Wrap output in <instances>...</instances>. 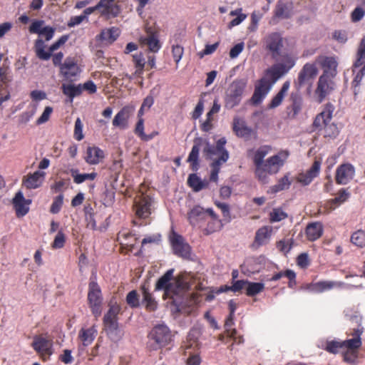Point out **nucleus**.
<instances>
[{"label": "nucleus", "mask_w": 365, "mask_h": 365, "mask_svg": "<svg viewBox=\"0 0 365 365\" xmlns=\"http://www.w3.org/2000/svg\"><path fill=\"white\" fill-rule=\"evenodd\" d=\"M271 150L270 146H261L255 152L252 158L255 165V175L259 180L264 183L267 182L269 175L279 170L288 157V153L283 151L264 160Z\"/></svg>", "instance_id": "nucleus-1"}, {"label": "nucleus", "mask_w": 365, "mask_h": 365, "mask_svg": "<svg viewBox=\"0 0 365 365\" xmlns=\"http://www.w3.org/2000/svg\"><path fill=\"white\" fill-rule=\"evenodd\" d=\"M173 269L168 270L156 282L155 290H164V298L174 299L175 296L181 294L187 287L182 277L178 276L173 278Z\"/></svg>", "instance_id": "nucleus-2"}, {"label": "nucleus", "mask_w": 365, "mask_h": 365, "mask_svg": "<svg viewBox=\"0 0 365 365\" xmlns=\"http://www.w3.org/2000/svg\"><path fill=\"white\" fill-rule=\"evenodd\" d=\"M334 106L327 104L322 112L317 115L314 121V126L319 128L325 138H334L339 134L337 126L331 123Z\"/></svg>", "instance_id": "nucleus-3"}, {"label": "nucleus", "mask_w": 365, "mask_h": 365, "mask_svg": "<svg viewBox=\"0 0 365 365\" xmlns=\"http://www.w3.org/2000/svg\"><path fill=\"white\" fill-rule=\"evenodd\" d=\"M207 216H210L212 219H215V220L214 222L215 226L210 227L209 232L220 230L222 227V224L212 209L208 208L205 210L201 206L196 205L187 213V219L190 224L192 226L197 225L204 222Z\"/></svg>", "instance_id": "nucleus-4"}, {"label": "nucleus", "mask_w": 365, "mask_h": 365, "mask_svg": "<svg viewBox=\"0 0 365 365\" xmlns=\"http://www.w3.org/2000/svg\"><path fill=\"white\" fill-rule=\"evenodd\" d=\"M171 341V334L165 325L155 327L149 334V346L153 349H157L166 346Z\"/></svg>", "instance_id": "nucleus-5"}, {"label": "nucleus", "mask_w": 365, "mask_h": 365, "mask_svg": "<svg viewBox=\"0 0 365 365\" xmlns=\"http://www.w3.org/2000/svg\"><path fill=\"white\" fill-rule=\"evenodd\" d=\"M199 336L200 331L197 329H192L187 335V342L185 345V353L189 356L187 360V365H199L200 363V356L195 353L200 346Z\"/></svg>", "instance_id": "nucleus-6"}, {"label": "nucleus", "mask_w": 365, "mask_h": 365, "mask_svg": "<svg viewBox=\"0 0 365 365\" xmlns=\"http://www.w3.org/2000/svg\"><path fill=\"white\" fill-rule=\"evenodd\" d=\"M245 86L243 81H235L230 85L225 98L227 108L232 109L240 103Z\"/></svg>", "instance_id": "nucleus-7"}, {"label": "nucleus", "mask_w": 365, "mask_h": 365, "mask_svg": "<svg viewBox=\"0 0 365 365\" xmlns=\"http://www.w3.org/2000/svg\"><path fill=\"white\" fill-rule=\"evenodd\" d=\"M88 301L92 313L98 317L101 314L103 297L100 287L95 281L89 283Z\"/></svg>", "instance_id": "nucleus-8"}, {"label": "nucleus", "mask_w": 365, "mask_h": 365, "mask_svg": "<svg viewBox=\"0 0 365 365\" xmlns=\"http://www.w3.org/2000/svg\"><path fill=\"white\" fill-rule=\"evenodd\" d=\"M170 241L175 255L184 259L190 257V247L181 235L172 232Z\"/></svg>", "instance_id": "nucleus-9"}, {"label": "nucleus", "mask_w": 365, "mask_h": 365, "mask_svg": "<svg viewBox=\"0 0 365 365\" xmlns=\"http://www.w3.org/2000/svg\"><path fill=\"white\" fill-rule=\"evenodd\" d=\"M336 86L334 78L319 76L315 90V96L318 101H323L327 96L335 90Z\"/></svg>", "instance_id": "nucleus-10"}, {"label": "nucleus", "mask_w": 365, "mask_h": 365, "mask_svg": "<svg viewBox=\"0 0 365 365\" xmlns=\"http://www.w3.org/2000/svg\"><path fill=\"white\" fill-rule=\"evenodd\" d=\"M317 62L323 71L320 76L335 78L337 75L338 62L334 57L321 56L317 58Z\"/></svg>", "instance_id": "nucleus-11"}, {"label": "nucleus", "mask_w": 365, "mask_h": 365, "mask_svg": "<svg viewBox=\"0 0 365 365\" xmlns=\"http://www.w3.org/2000/svg\"><path fill=\"white\" fill-rule=\"evenodd\" d=\"M146 34L139 38V43L142 47L147 46L151 52L156 53L160 48V43L156 33L151 27L145 26Z\"/></svg>", "instance_id": "nucleus-12"}, {"label": "nucleus", "mask_w": 365, "mask_h": 365, "mask_svg": "<svg viewBox=\"0 0 365 365\" xmlns=\"http://www.w3.org/2000/svg\"><path fill=\"white\" fill-rule=\"evenodd\" d=\"M355 176V168L350 163L339 165L336 170L335 180L339 185H346Z\"/></svg>", "instance_id": "nucleus-13"}, {"label": "nucleus", "mask_w": 365, "mask_h": 365, "mask_svg": "<svg viewBox=\"0 0 365 365\" xmlns=\"http://www.w3.org/2000/svg\"><path fill=\"white\" fill-rule=\"evenodd\" d=\"M32 346L43 360L48 359L52 354L51 341L41 336L34 337Z\"/></svg>", "instance_id": "nucleus-14"}, {"label": "nucleus", "mask_w": 365, "mask_h": 365, "mask_svg": "<svg viewBox=\"0 0 365 365\" xmlns=\"http://www.w3.org/2000/svg\"><path fill=\"white\" fill-rule=\"evenodd\" d=\"M265 48L269 50L272 57L275 58L279 55L280 50L283 46L282 38L278 33H272L267 35L264 39Z\"/></svg>", "instance_id": "nucleus-15"}, {"label": "nucleus", "mask_w": 365, "mask_h": 365, "mask_svg": "<svg viewBox=\"0 0 365 365\" xmlns=\"http://www.w3.org/2000/svg\"><path fill=\"white\" fill-rule=\"evenodd\" d=\"M56 29L46 26L44 21L35 20L29 26V32L44 36L46 41H50L55 33Z\"/></svg>", "instance_id": "nucleus-16"}, {"label": "nucleus", "mask_w": 365, "mask_h": 365, "mask_svg": "<svg viewBox=\"0 0 365 365\" xmlns=\"http://www.w3.org/2000/svg\"><path fill=\"white\" fill-rule=\"evenodd\" d=\"M318 74V69L315 64L307 63L299 71L297 83L302 86L313 81Z\"/></svg>", "instance_id": "nucleus-17"}, {"label": "nucleus", "mask_w": 365, "mask_h": 365, "mask_svg": "<svg viewBox=\"0 0 365 365\" xmlns=\"http://www.w3.org/2000/svg\"><path fill=\"white\" fill-rule=\"evenodd\" d=\"M99 8V13L107 19L115 17L120 14V7L115 2V0H101L97 4Z\"/></svg>", "instance_id": "nucleus-18"}, {"label": "nucleus", "mask_w": 365, "mask_h": 365, "mask_svg": "<svg viewBox=\"0 0 365 365\" xmlns=\"http://www.w3.org/2000/svg\"><path fill=\"white\" fill-rule=\"evenodd\" d=\"M31 203V200L25 199L21 191L16 192L12 200L16 216L20 217L26 215L29 212Z\"/></svg>", "instance_id": "nucleus-19"}, {"label": "nucleus", "mask_w": 365, "mask_h": 365, "mask_svg": "<svg viewBox=\"0 0 365 365\" xmlns=\"http://www.w3.org/2000/svg\"><path fill=\"white\" fill-rule=\"evenodd\" d=\"M320 167L321 163L318 160H315L309 170L297 175L296 177L297 182L304 186L309 185L313 179L319 175Z\"/></svg>", "instance_id": "nucleus-20"}, {"label": "nucleus", "mask_w": 365, "mask_h": 365, "mask_svg": "<svg viewBox=\"0 0 365 365\" xmlns=\"http://www.w3.org/2000/svg\"><path fill=\"white\" fill-rule=\"evenodd\" d=\"M60 73L66 80L73 81L79 73V68L73 58H67L61 65Z\"/></svg>", "instance_id": "nucleus-21"}, {"label": "nucleus", "mask_w": 365, "mask_h": 365, "mask_svg": "<svg viewBox=\"0 0 365 365\" xmlns=\"http://www.w3.org/2000/svg\"><path fill=\"white\" fill-rule=\"evenodd\" d=\"M135 214L139 218H147L150 215V198L141 195L135 201Z\"/></svg>", "instance_id": "nucleus-22"}, {"label": "nucleus", "mask_w": 365, "mask_h": 365, "mask_svg": "<svg viewBox=\"0 0 365 365\" xmlns=\"http://www.w3.org/2000/svg\"><path fill=\"white\" fill-rule=\"evenodd\" d=\"M135 110V108L132 106L123 107L114 117L113 125L121 129L128 127V120Z\"/></svg>", "instance_id": "nucleus-23"}, {"label": "nucleus", "mask_w": 365, "mask_h": 365, "mask_svg": "<svg viewBox=\"0 0 365 365\" xmlns=\"http://www.w3.org/2000/svg\"><path fill=\"white\" fill-rule=\"evenodd\" d=\"M273 84L266 78H263L256 86L252 100L254 103L257 104L268 93Z\"/></svg>", "instance_id": "nucleus-24"}, {"label": "nucleus", "mask_w": 365, "mask_h": 365, "mask_svg": "<svg viewBox=\"0 0 365 365\" xmlns=\"http://www.w3.org/2000/svg\"><path fill=\"white\" fill-rule=\"evenodd\" d=\"M46 173L43 171H36L32 174H29L24 178L23 183L28 189H36L39 187L43 183Z\"/></svg>", "instance_id": "nucleus-25"}, {"label": "nucleus", "mask_w": 365, "mask_h": 365, "mask_svg": "<svg viewBox=\"0 0 365 365\" xmlns=\"http://www.w3.org/2000/svg\"><path fill=\"white\" fill-rule=\"evenodd\" d=\"M290 104L287 107V114L291 118H295L302 110L303 99L298 93H292L289 97Z\"/></svg>", "instance_id": "nucleus-26"}, {"label": "nucleus", "mask_w": 365, "mask_h": 365, "mask_svg": "<svg viewBox=\"0 0 365 365\" xmlns=\"http://www.w3.org/2000/svg\"><path fill=\"white\" fill-rule=\"evenodd\" d=\"M233 130L240 138L248 139L251 137L252 129L247 126L243 119L235 118L233 121Z\"/></svg>", "instance_id": "nucleus-27"}, {"label": "nucleus", "mask_w": 365, "mask_h": 365, "mask_svg": "<svg viewBox=\"0 0 365 365\" xmlns=\"http://www.w3.org/2000/svg\"><path fill=\"white\" fill-rule=\"evenodd\" d=\"M287 72L282 64L276 63L267 70L264 78L274 85L279 78Z\"/></svg>", "instance_id": "nucleus-28"}, {"label": "nucleus", "mask_w": 365, "mask_h": 365, "mask_svg": "<svg viewBox=\"0 0 365 365\" xmlns=\"http://www.w3.org/2000/svg\"><path fill=\"white\" fill-rule=\"evenodd\" d=\"M305 233L309 241L317 240L322 235L323 225L319 222L309 223L306 227Z\"/></svg>", "instance_id": "nucleus-29"}, {"label": "nucleus", "mask_w": 365, "mask_h": 365, "mask_svg": "<svg viewBox=\"0 0 365 365\" xmlns=\"http://www.w3.org/2000/svg\"><path fill=\"white\" fill-rule=\"evenodd\" d=\"M104 158L103 151L97 147H88L86 150L85 160L91 165H96Z\"/></svg>", "instance_id": "nucleus-30"}, {"label": "nucleus", "mask_w": 365, "mask_h": 365, "mask_svg": "<svg viewBox=\"0 0 365 365\" xmlns=\"http://www.w3.org/2000/svg\"><path fill=\"white\" fill-rule=\"evenodd\" d=\"M97 335V329L94 327L88 329L82 328L78 333V338L80 339L82 345L87 346L93 341Z\"/></svg>", "instance_id": "nucleus-31"}, {"label": "nucleus", "mask_w": 365, "mask_h": 365, "mask_svg": "<svg viewBox=\"0 0 365 365\" xmlns=\"http://www.w3.org/2000/svg\"><path fill=\"white\" fill-rule=\"evenodd\" d=\"M341 285V283L324 281L308 284L307 289L314 292H322L325 290L331 289L334 287H340Z\"/></svg>", "instance_id": "nucleus-32"}, {"label": "nucleus", "mask_w": 365, "mask_h": 365, "mask_svg": "<svg viewBox=\"0 0 365 365\" xmlns=\"http://www.w3.org/2000/svg\"><path fill=\"white\" fill-rule=\"evenodd\" d=\"M353 74L354 75V79L352 81L351 85L352 88L354 90V96H357L360 92V84L362 78L365 75V68L364 67L355 68V66H353L352 68Z\"/></svg>", "instance_id": "nucleus-33"}, {"label": "nucleus", "mask_w": 365, "mask_h": 365, "mask_svg": "<svg viewBox=\"0 0 365 365\" xmlns=\"http://www.w3.org/2000/svg\"><path fill=\"white\" fill-rule=\"evenodd\" d=\"M362 330L356 329L354 334V338L342 341L344 348L351 350V352L357 351V349L361 346V340L360 338Z\"/></svg>", "instance_id": "nucleus-34"}, {"label": "nucleus", "mask_w": 365, "mask_h": 365, "mask_svg": "<svg viewBox=\"0 0 365 365\" xmlns=\"http://www.w3.org/2000/svg\"><path fill=\"white\" fill-rule=\"evenodd\" d=\"M104 327L108 336L112 341H118L122 338L123 332L119 329L118 323L104 324Z\"/></svg>", "instance_id": "nucleus-35"}, {"label": "nucleus", "mask_w": 365, "mask_h": 365, "mask_svg": "<svg viewBox=\"0 0 365 365\" xmlns=\"http://www.w3.org/2000/svg\"><path fill=\"white\" fill-rule=\"evenodd\" d=\"M61 88L63 94L70 98L71 102L73 101V98L74 97L79 96L83 91V88L81 84L75 86L71 83H63Z\"/></svg>", "instance_id": "nucleus-36"}, {"label": "nucleus", "mask_w": 365, "mask_h": 365, "mask_svg": "<svg viewBox=\"0 0 365 365\" xmlns=\"http://www.w3.org/2000/svg\"><path fill=\"white\" fill-rule=\"evenodd\" d=\"M289 86H290L289 81H285L283 83L280 91L272 98V101H271V103L269 104V108H276V107L279 106L282 103L284 96L287 93V91H288V90L289 88Z\"/></svg>", "instance_id": "nucleus-37"}, {"label": "nucleus", "mask_w": 365, "mask_h": 365, "mask_svg": "<svg viewBox=\"0 0 365 365\" xmlns=\"http://www.w3.org/2000/svg\"><path fill=\"white\" fill-rule=\"evenodd\" d=\"M120 311V307L118 304H114L110 306L109 310L103 317V324H108L111 323H118V314Z\"/></svg>", "instance_id": "nucleus-38"}, {"label": "nucleus", "mask_w": 365, "mask_h": 365, "mask_svg": "<svg viewBox=\"0 0 365 365\" xmlns=\"http://www.w3.org/2000/svg\"><path fill=\"white\" fill-rule=\"evenodd\" d=\"M272 232V227L269 226H264L259 228L255 235V242L258 245H262L267 243L270 237Z\"/></svg>", "instance_id": "nucleus-39"}, {"label": "nucleus", "mask_w": 365, "mask_h": 365, "mask_svg": "<svg viewBox=\"0 0 365 365\" xmlns=\"http://www.w3.org/2000/svg\"><path fill=\"white\" fill-rule=\"evenodd\" d=\"M119 34V29L116 27H112L110 29H103L101 32L99 38L103 41L112 43L117 39Z\"/></svg>", "instance_id": "nucleus-40"}, {"label": "nucleus", "mask_w": 365, "mask_h": 365, "mask_svg": "<svg viewBox=\"0 0 365 365\" xmlns=\"http://www.w3.org/2000/svg\"><path fill=\"white\" fill-rule=\"evenodd\" d=\"M143 292V301L142 303L145 305V308L148 311H154L157 308V302L153 297L151 293L149 292L148 289L142 287Z\"/></svg>", "instance_id": "nucleus-41"}, {"label": "nucleus", "mask_w": 365, "mask_h": 365, "mask_svg": "<svg viewBox=\"0 0 365 365\" xmlns=\"http://www.w3.org/2000/svg\"><path fill=\"white\" fill-rule=\"evenodd\" d=\"M353 66H355V68L364 67L365 68V37L361 39L358 46L356 61Z\"/></svg>", "instance_id": "nucleus-42"}, {"label": "nucleus", "mask_w": 365, "mask_h": 365, "mask_svg": "<svg viewBox=\"0 0 365 365\" xmlns=\"http://www.w3.org/2000/svg\"><path fill=\"white\" fill-rule=\"evenodd\" d=\"M187 183L195 192H198L207 185V182L202 181L197 175L190 174L187 179Z\"/></svg>", "instance_id": "nucleus-43"}, {"label": "nucleus", "mask_w": 365, "mask_h": 365, "mask_svg": "<svg viewBox=\"0 0 365 365\" xmlns=\"http://www.w3.org/2000/svg\"><path fill=\"white\" fill-rule=\"evenodd\" d=\"M71 176L73 178V181L76 184H80L86 180H93L96 176V173H78L77 170H71Z\"/></svg>", "instance_id": "nucleus-44"}, {"label": "nucleus", "mask_w": 365, "mask_h": 365, "mask_svg": "<svg viewBox=\"0 0 365 365\" xmlns=\"http://www.w3.org/2000/svg\"><path fill=\"white\" fill-rule=\"evenodd\" d=\"M274 15L277 18L287 19L291 16L292 13L289 6L282 1H279L275 8Z\"/></svg>", "instance_id": "nucleus-45"}, {"label": "nucleus", "mask_w": 365, "mask_h": 365, "mask_svg": "<svg viewBox=\"0 0 365 365\" xmlns=\"http://www.w3.org/2000/svg\"><path fill=\"white\" fill-rule=\"evenodd\" d=\"M227 140L225 138H222L219 139L216 143V149L218 154H220V157L217 158V160L220 161L226 162L229 158V153L227 150L225 148V145L226 144Z\"/></svg>", "instance_id": "nucleus-46"}, {"label": "nucleus", "mask_w": 365, "mask_h": 365, "mask_svg": "<svg viewBox=\"0 0 365 365\" xmlns=\"http://www.w3.org/2000/svg\"><path fill=\"white\" fill-rule=\"evenodd\" d=\"M349 196V193L345 190H341L338 194V196L334 199L331 200L327 202V207L329 210L335 209V204H340L345 202Z\"/></svg>", "instance_id": "nucleus-47"}, {"label": "nucleus", "mask_w": 365, "mask_h": 365, "mask_svg": "<svg viewBox=\"0 0 365 365\" xmlns=\"http://www.w3.org/2000/svg\"><path fill=\"white\" fill-rule=\"evenodd\" d=\"M264 289V284L261 282H250L247 281L246 294L254 296L262 292Z\"/></svg>", "instance_id": "nucleus-48"}, {"label": "nucleus", "mask_w": 365, "mask_h": 365, "mask_svg": "<svg viewBox=\"0 0 365 365\" xmlns=\"http://www.w3.org/2000/svg\"><path fill=\"white\" fill-rule=\"evenodd\" d=\"M200 144L195 143L192 146V150L188 156L187 161L192 163L193 170H197L198 167V155L200 152Z\"/></svg>", "instance_id": "nucleus-49"}, {"label": "nucleus", "mask_w": 365, "mask_h": 365, "mask_svg": "<svg viewBox=\"0 0 365 365\" xmlns=\"http://www.w3.org/2000/svg\"><path fill=\"white\" fill-rule=\"evenodd\" d=\"M291 185V181L289 179L287 175L282 178L278 183L270 187L271 192H277L281 190H287L289 187Z\"/></svg>", "instance_id": "nucleus-50"}, {"label": "nucleus", "mask_w": 365, "mask_h": 365, "mask_svg": "<svg viewBox=\"0 0 365 365\" xmlns=\"http://www.w3.org/2000/svg\"><path fill=\"white\" fill-rule=\"evenodd\" d=\"M351 241L355 245L362 247L365 245V232L362 230L355 232L351 237Z\"/></svg>", "instance_id": "nucleus-51"}, {"label": "nucleus", "mask_w": 365, "mask_h": 365, "mask_svg": "<svg viewBox=\"0 0 365 365\" xmlns=\"http://www.w3.org/2000/svg\"><path fill=\"white\" fill-rule=\"evenodd\" d=\"M271 222H279L287 218V215L280 208L273 209L269 214Z\"/></svg>", "instance_id": "nucleus-52"}, {"label": "nucleus", "mask_w": 365, "mask_h": 365, "mask_svg": "<svg viewBox=\"0 0 365 365\" xmlns=\"http://www.w3.org/2000/svg\"><path fill=\"white\" fill-rule=\"evenodd\" d=\"M297 58L291 54H286L282 56V62L279 63L289 71L294 65Z\"/></svg>", "instance_id": "nucleus-53"}, {"label": "nucleus", "mask_w": 365, "mask_h": 365, "mask_svg": "<svg viewBox=\"0 0 365 365\" xmlns=\"http://www.w3.org/2000/svg\"><path fill=\"white\" fill-rule=\"evenodd\" d=\"M224 163H225L224 161H220L218 160H215L212 163V164H211L212 170H211V174H210V180H211L215 181V182L217 181V178H218V173L220 170V166Z\"/></svg>", "instance_id": "nucleus-54"}, {"label": "nucleus", "mask_w": 365, "mask_h": 365, "mask_svg": "<svg viewBox=\"0 0 365 365\" xmlns=\"http://www.w3.org/2000/svg\"><path fill=\"white\" fill-rule=\"evenodd\" d=\"M133 61L135 63V67L137 68L135 73L138 75H140L142 73L144 66H145V59L141 53L138 55H134L133 56Z\"/></svg>", "instance_id": "nucleus-55"}, {"label": "nucleus", "mask_w": 365, "mask_h": 365, "mask_svg": "<svg viewBox=\"0 0 365 365\" xmlns=\"http://www.w3.org/2000/svg\"><path fill=\"white\" fill-rule=\"evenodd\" d=\"M203 153L207 159L212 160L215 156H217L218 158L220 157V154H218L217 152L216 147L209 144L208 143H206L205 147L203 149Z\"/></svg>", "instance_id": "nucleus-56"}, {"label": "nucleus", "mask_w": 365, "mask_h": 365, "mask_svg": "<svg viewBox=\"0 0 365 365\" xmlns=\"http://www.w3.org/2000/svg\"><path fill=\"white\" fill-rule=\"evenodd\" d=\"M135 133L138 135L143 140H149L150 138L145 137V133H144V121L143 118H139L135 128Z\"/></svg>", "instance_id": "nucleus-57"}, {"label": "nucleus", "mask_w": 365, "mask_h": 365, "mask_svg": "<svg viewBox=\"0 0 365 365\" xmlns=\"http://www.w3.org/2000/svg\"><path fill=\"white\" fill-rule=\"evenodd\" d=\"M127 303L132 307H137L139 305L138 295L136 291L130 292L126 297Z\"/></svg>", "instance_id": "nucleus-58"}, {"label": "nucleus", "mask_w": 365, "mask_h": 365, "mask_svg": "<svg viewBox=\"0 0 365 365\" xmlns=\"http://www.w3.org/2000/svg\"><path fill=\"white\" fill-rule=\"evenodd\" d=\"M74 137L77 140H81L84 137L83 134V123L79 118L75 122Z\"/></svg>", "instance_id": "nucleus-59"}, {"label": "nucleus", "mask_w": 365, "mask_h": 365, "mask_svg": "<svg viewBox=\"0 0 365 365\" xmlns=\"http://www.w3.org/2000/svg\"><path fill=\"white\" fill-rule=\"evenodd\" d=\"M247 281L237 280L235 282L232 287H225V290H232L233 292H239L242 289H247Z\"/></svg>", "instance_id": "nucleus-60"}, {"label": "nucleus", "mask_w": 365, "mask_h": 365, "mask_svg": "<svg viewBox=\"0 0 365 365\" xmlns=\"http://www.w3.org/2000/svg\"><path fill=\"white\" fill-rule=\"evenodd\" d=\"M63 195H59L57 196L54 201L53 202L50 211L53 213H58L60 211V209L63 205Z\"/></svg>", "instance_id": "nucleus-61"}, {"label": "nucleus", "mask_w": 365, "mask_h": 365, "mask_svg": "<svg viewBox=\"0 0 365 365\" xmlns=\"http://www.w3.org/2000/svg\"><path fill=\"white\" fill-rule=\"evenodd\" d=\"M64 243H65V235L61 231H59L57 233L56 236L55 237V239L52 244V247L54 249L61 248L63 247Z\"/></svg>", "instance_id": "nucleus-62"}, {"label": "nucleus", "mask_w": 365, "mask_h": 365, "mask_svg": "<svg viewBox=\"0 0 365 365\" xmlns=\"http://www.w3.org/2000/svg\"><path fill=\"white\" fill-rule=\"evenodd\" d=\"M344 348L342 342L338 341H329L327 343L326 350L332 354H336L339 352V349Z\"/></svg>", "instance_id": "nucleus-63"}, {"label": "nucleus", "mask_w": 365, "mask_h": 365, "mask_svg": "<svg viewBox=\"0 0 365 365\" xmlns=\"http://www.w3.org/2000/svg\"><path fill=\"white\" fill-rule=\"evenodd\" d=\"M184 49L179 45L173 46L172 48V53L175 63L178 64L182 57Z\"/></svg>", "instance_id": "nucleus-64"}]
</instances>
